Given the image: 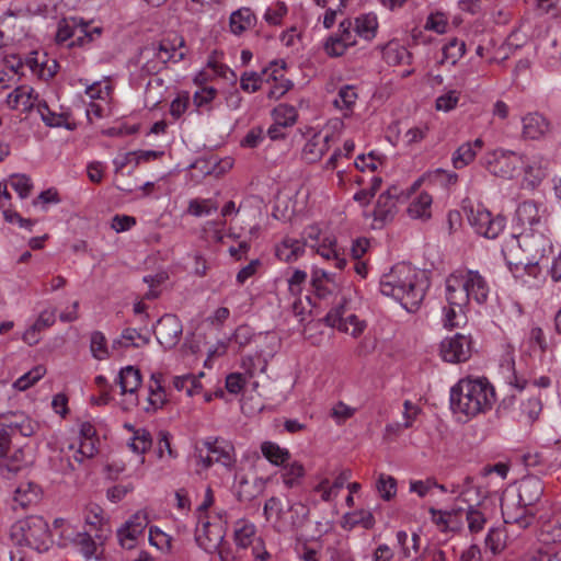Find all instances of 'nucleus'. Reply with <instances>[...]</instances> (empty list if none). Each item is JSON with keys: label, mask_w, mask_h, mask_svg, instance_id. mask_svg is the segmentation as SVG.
Returning a JSON list of instances; mask_svg holds the SVG:
<instances>
[{"label": "nucleus", "mask_w": 561, "mask_h": 561, "mask_svg": "<svg viewBox=\"0 0 561 561\" xmlns=\"http://www.w3.org/2000/svg\"><path fill=\"white\" fill-rule=\"evenodd\" d=\"M397 542L401 547V553L404 558H411L414 554L419 553L420 549V536L417 534H412L411 537L404 530H400L397 533Z\"/></svg>", "instance_id": "obj_39"}, {"label": "nucleus", "mask_w": 561, "mask_h": 561, "mask_svg": "<svg viewBox=\"0 0 561 561\" xmlns=\"http://www.w3.org/2000/svg\"><path fill=\"white\" fill-rule=\"evenodd\" d=\"M272 66L275 67L272 72L275 84L270 89L267 96L277 100L291 89L293 83L288 79H284L283 75L278 76V72L285 69V61H280V64L274 61Z\"/></svg>", "instance_id": "obj_34"}, {"label": "nucleus", "mask_w": 561, "mask_h": 561, "mask_svg": "<svg viewBox=\"0 0 561 561\" xmlns=\"http://www.w3.org/2000/svg\"><path fill=\"white\" fill-rule=\"evenodd\" d=\"M472 345L470 336L457 333L440 343V355L445 362L462 363L470 358Z\"/></svg>", "instance_id": "obj_11"}, {"label": "nucleus", "mask_w": 561, "mask_h": 561, "mask_svg": "<svg viewBox=\"0 0 561 561\" xmlns=\"http://www.w3.org/2000/svg\"><path fill=\"white\" fill-rule=\"evenodd\" d=\"M273 119L283 127L293 126L297 121V111L288 104H279L273 110Z\"/></svg>", "instance_id": "obj_44"}, {"label": "nucleus", "mask_w": 561, "mask_h": 561, "mask_svg": "<svg viewBox=\"0 0 561 561\" xmlns=\"http://www.w3.org/2000/svg\"><path fill=\"white\" fill-rule=\"evenodd\" d=\"M458 101H459L458 92L448 91L447 93H445L436 99L435 106H436L437 111L449 112L456 107Z\"/></svg>", "instance_id": "obj_63"}, {"label": "nucleus", "mask_w": 561, "mask_h": 561, "mask_svg": "<svg viewBox=\"0 0 561 561\" xmlns=\"http://www.w3.org/2000/svg\"><path fill=\"white\" fill-rule=\"evenodd\" d=\"M149 337L141 335L136 329L127 328L122 332L121 340L117 343L124 347H142L149 343Z\"/></svg>", "instance_id": "obj_48"}, {"label": "nucleus", "mask_w": 561, "mask_h": 561, "mask_svg": "<svg viewBox=\"0 0 561 561\" xmlns=\"http://www.w3.org/2000/svg\"><path fill=\"white\" fill-rule=\"evenodd\" d=\"M36 111L41 115L43 122L50 127H58L62 123V117L55 112L50 111L45 102H38Z\"/></svg>", "instance_id": "obj_59"}, {"label": "nucleus", "mask_w": 561, "mask_h": 561, "mask_svg": "<svg viewBox=\"0 0 561 561\" xmlns=\"http://www.w3.org/2000/svg\"><path fill=\"white\" fill-rule=\"evenodd\" d=\"M466 44L463 41H459L458 38H451L444 47H443V60L449 61L451 65H455L465 54Z\"/></svg>", "instance_id": "obj_46"}, {"label": "nucleus", "mask_w": 561, "mask_h": 561, "mask_svg": "<svg viewBox=\"0 0 561 561\" xmlns=\"http://www.w3.org/2000/svg\"><path fill=\"white\" fill-rule=\"evenodd\" d=\"M183 332L181 320L175 314L162 316L156 325L154 334L159 344L164 350H171L178 345Z\"/></svg>", "instance_id": "obj_12"}, {"label": "nucleus", "mask_w": 561, "mask_h": 561, "mask_svg": "<svg viewBox=\"0 0 561 561\" xmlns=\"http://www.w3.org/2000/svg\"><path fill=\"white\" fill-rule=\"evenodd\" d=\"M10 185L22 199L28 197L33 188L32 180L26 174H12Z\"/></svg>", "instance_id": "obj_51"}, {"label": "nucleus", "mask_w": 561, "mask_h": 561, "mask_svg": "<svg viewBox=\"0 0 561 561\" xmlns=\"http://www.w3.org/2000/svg\"><path fill=\"white\" fill-rule=\"evenodd\" d=\"M483 147L481 138H477L474 141H468L462 144L453 153L451 163L455 169H462L469 165L477 157L479 150Z\"/></svg>", "instance_id": "obj_25"}, {"label": "nucleus", "mask_w": 561, "mask_h": 561, "mask_svg": "<svg viewBox=\"0 0 561 561\" xmlns=\"http://www.w3.org/2000/svg\"><path fill=\"white\" fill-rule=\"evenodd\" d=\"M151 445L152 437L150 432L146 428H138L135 431V435H133V438L128 444L130 449L138 455L145 454L150 449Z\"/></svg>", "instance_id": "obj_45"}, {"label": "nucleus", "mask_w": 561, "mask_h": 561, "mask_svg": "<svg viewBox=\"0 0 561 561\" xmlns=\"http://www.w3.org/2000/svg\"><path fill=\"white\" fill-rule=\"evenodd\" d=\"M305 476V468L298 461L285 466L282 473V479L287 488H294L300 484L301 479Z\"/></svg>", "instance_id": "obj_43"}, {"label": "nucleus", "mask_w": 561, "mask_h": 561, "mask_svg": "<svg viewBox=\"0 0 561 561\" xmlns=\"http://www.w3.org/2000/svg\"><path fill=\"white\" fill-rule=\"evenodd\" d=\"M149 542L161 551H168L171 548V537L158 527H150Z\"/></svg>", "instance_id": "obj_58"}, {"label": "nucleus", "mask_w": 561, "mask_h": 561, "mask_svg": "<svg viewBox=\"0 0 561 561\" xmlns=\"http://www.w3.org/2000/svg\"><path fill=\"white\" fill-rule=\"evenodd\" d=\"M304 249L305 243L297 239L287 238L277 245L276 255L282 261L290 262L297 260L304 253Z\"/></svg>", "instance_id": "obj_33"}, {"label": "nucleus", "mask_w": 561, "mask_h": 561, "mask_svg": "<svg viewBox=\"0 0 561 561\" xmlns=\"http://www.w3.org/2000/svg\"><path fill=\"white\" fill-rule=\"evenodd\" d=\"M482 499L481 491L479 488L472 485V478L466 477L463 481V488L459 492L458 500L468 505L467 508H474L480 505Z\"/></svg>", "instance_id": "obj_38"}, {"label": "nucleus", "mask_w": 561, "mask_h": 561, "mask_svg": "<svg viewBox=\"0 0 561 561\" xmlns=\"http://www.w3.org/2000/svg\"><path fill=\"white\" fill-rule=\"evenodd\" d=\"M484 167L495 176L512 179L523 163V156L514 151L496 149L485 154Z\"/></svg>", "instance_id": "obj_7"}, {"label": "nucleus", "mask_w": 561, "mask_h": 561, "mask_svg": "<svg viewBox=\"0 0 561 561\" xmlns=\"http://www.w3.org/2000/svg\"><path fill=\"white\" fill-rule=\"evenodd\" d=\"M226 514L209 516L201 515L195 529L197 545L207 553H215L226 537L227 519Z\"/></svg>", "instance_id": "obj_4"}, {"label": "nucleus", "mask_w": 561, "mask_h": 561, "mask_svg": "<svg viewBox=\"0 0 561 561\" xmlns=\"http://www.w3.org/2000/svg\"><path fill=\"white\" fill-rule=\"evenodd\" d=\"M325 322L329 327L336 328L354 337L362 334L366 327L364 321L358 320L354 313L348 312L346 298H342V301L328 312Z\"/></svg>", "instance_id": "obj_8"}, {"label": "nucleus", "mask_w": 561, "mask_h": 561, "mask_svg": "<svg viewBox=\"0 0 561 561\" xmlns=\"http://www.w3.org/2000/svg\"><path fill=\"white\" fill-rule=\"evenodd\" d=\"M82 28H80V20L77 18L62 19L59 21L56 32V42L58 44H64L69 39H72L68 43L69 47L73 46H82Z\"/></svg>", "instance_id": "obj_21"}, {"label": "nucleus", "mask_w": 561, "mask_h": 561, "mask_svg": "<svg viewBox=\"0 0 561 561\" xmlns=\"http://www.w3.org/2000/svg\"><path fill=\"white\" fill-rule=\"evenodd\" d=\"M466 319L463 307L457 308L456 306H450L444 308V325L446 328H455L460 325V323Z\"/></svg>", "instance_id": "obj_55"}, {"label": "nucleus", "mask_w": 561, "mask_h": 561, "mask_svg": "<svg viewBox=\"0 0 561 561\" xmlns=\"http://www.w3.org/2000/svg\"><path fill=\"white\" fill-rule=\"evenodd\" d=\"M386 58L388 62L393 64H410L411 54L409 50L401 46H389L386 50Z\"/></svg>", "instance_id": "obj_62"}, {"label": "nucleus", "mask_w": 561, "mask_h": 561, "mask_svg": "<svg viewBox=\"0 0 561 561\" xmlns=\"http://www.w3.org/2000/svg\"><path fill=\"white\" fill-rule=\"evenodd\" d=\"M357 92L355 87L353 85H343L337 93L336 99L334 100L335 107L345 111L346 113H351L353 107L357 101Z\"/></svg>", "instance_id": "obj_40"}, {"label": "nucleus", "mask_w": 561, "mask_h": 561, "mask_svg": "<svg viewBox=\"0 0 561 561\" xmlns=\"http://www.w3.org/2000/svg\"><path fill=\"white\" fill-rule=\"evenodd\" d=\"M468 221L474 231L486 239H495L505 229L506 219L502 215H492L482 205L465 208Z\"/></svg>", "instance_id": "obj_6"}, {"label": "nucleus", "mask_w": 561, "mask_h": 561, "mask_svg": "<svg viewBox=\"0 0 561 561\" xmlns=\"http://www.w3.org/2000/svg\"><path fill=\"white\" fill-rule=\"evenodd\" d=\"M196 457L205 469L214 463H220L227 469H232L236 465V454L233 445L222 438H207L195 446Z\"/></svg>", "instance_id": "obj_5"}, {"label": "nucleus", "mask_w": 561, "mask_h": 561, "mask_svg": "<svg viewBox=\"0 0 561 561\" xmlns=\"http://www.w3.org/2000/svg\"><path fill=\"white\" fill-rule=\"evenodd\" d=\"M148 516L138 511L117 530V539L122 548L130 550L137 546L138 538L142 536L148 525Z\"/></svg>", "instance_id": "obj_13"}, {"label": "nucleus", "mask_w": 561, "mask_h": 561, "mask_svg": "<svg viewBox=\"0 0 561 561\" xmlns=\"http://www.w3.org/2000/svg\"><path fill=\"white\" fill-rule=\"evenodd\" d=\"M330 136L314 135L302 148V159L309 163L319 161L329 149Z\"/></svg>", "instance_id": "obj_27"}, {"label": "nucleus", "mask_w": 561, "mask_h": 561, "mask_svg": "<svg viewBox=\"0 0 561 561\" xmlns=\"http://www.w3.org/2000/svg\"><path fill=\"white\" fill-rule=\"evenodd\" d=\"M523 136L539 139L550 129V123L539 113H529L523 117Z\"/></svg>", "instance_id": "obj_24"}, {"label": "nucleus", "mask_w": 561, "mask_h": 561, "mask_svg": "<svg viewBox=\"0 0 561 561\" xmlns=\"http://www.w3.org/2000/svg\"><path fill=\"white\" fill-rule=\"evenodd\" d=\"M37 103V95L34 94L33 88L28 85H20L7 96L8 106L12 110H21L22 112L33 110Z\"/></svg>", "instance_id": "obj_23"}, {"label": "nucleus", "mask_w": 561, "mask_h": 561, "mask_svg": "<svg viewBox=\"0 0 561 561\" xmlns=\"http://www.w3.org/2000/svg\"><path fill=\"white\" fill-rule=\"evenodd\" d=\"M311 247L316 249L317 253L323 259L333 260L336 268L343 270L346 265V260L343 257L334 238L325 237L321 243Z\"/></svg>", "instance_id": "obj_29"}, {"label": "nucleus", "mask_w": 561, "mask_h": 561, "mask_svg": "<svg viewBox=\"0 0 561 561\" xmlns=\"http://www.w3.org/2000/svg\"><path fill=\"white\" fill-rule=\"evenodd\" d=\"M404 197L403 192L396 185L389 187L378 196L373 211L376 227L381 228L391 221L397 214V203Z\"/></svg>", "instance_id": "obj_10"}, {"label": "nucleus", "mask_w": 561, "mask_h": 561, "mask_svg": "<svg viewBox=\"0 0 561 561\" xmlns=\"http://www.w3.org/2000/svg\"><path fill=\"white\" fill-rule=\"evenodd\" d=\"M84 520L88 525L92 527L96 528L98 526H100L103 520L102 507L95 503L88 504L84 510Z\"/></svg>", "instance_id": "obj_61"}, {"label": "nucleus", "mask_w": 561, "mask_h": 561, "mask_svg": "<svg viewBox=\"0 0 561 561\" xmlns=\"http://www.w3.org/2000/svg\"><path fill=\"white\" fill-rule=\"evenodd\" d=\"M184 47L185 41L183 37L165 38L160 42L154 55L163 65L168 61L179 62L185 57Z\"/></svg>", "instance_id": "obj_22"}, {"label": "nucleus", "mask_w": 561, "mask_h": 561, "mask_svg": "<svg viewBox=\"0 0 561 561\" xmlns=\"http://www.w3.org/2000/svg\"><path fill=\"white\" fill-rule=\"evenodd\" d=\"M501 510L504 523L511 527L517 526L520 529L527 528L533 520L534 514L527 507L510 503L506 499L501 500Z\"/></svg>", "instance_id": "obj_18"}, {"label": "nucleus", "mask_w": 561, "mask_h": 561, "mask_svg": "<svg viewBox=\"0 0 561 561\" xmlns=\"http://www.w3.org/2000/svg\"><path fill=\"white\" fill-rule=\"evenodd\" d=\"M218 209V205L213 199H192L188 204V213L193 216H207Z\"/></svg>", "instance_id": "obj_50"}, {"label": "nucleus", "mask_w": 561, "mask_h": 561, "mask_svg": "<svg viewBox=\"0 0 561 561\" xmlns=\"http://www.w3.org/2000/svg\"><path fill=\"white\" fill-rule=\"evenodd\" d=\"M347 47H350V45L342 42V39L340 37H336L335 35L330 36L324 44V49L327 54L332 57L342 56Z\"/></svg>", "instance_id": "obj_64"}, {"label": "nucleus", "mask_w": 561, "mask_h": 561, "mask_svg": "<svg viewBox=\"0 0 561 561\" xmlns=\"http://www.w3.org/2000/svg\"><path fill=\"white\" fill-rule=\"evenodd\" d=\"M446 299L448 305L457 308H465L470 302L460 271H456L447 277Z\"/></svg>", "instance_id": "obj_20"}, {"label": "nucleus", "mask_w": 561, "mask_h": 561, "mask_svg": "<svg viewBox=\"0 0 561 561\" xmlns=\"http://www.w3.org/2000/svg\"><path fill=\"white\" fill-rule=\"evenodd\" d=\"M25 66L39 79L49 80L58 71L59 65L56 59L50 58L46 53L32 51L25 58Z\"/></svg>", "instance_id": "obj_17"}, {"label": "nucleus", "mask_w": 561, "mask_h": 561, "mask_svg": "<svg viewBox=\"0 0 561 561\" xmlns=\"http://www.w3.org/2000/svg\"><path fill=\"white\" fill-rule=\"evenodd\" d=\"M549 160L540 153L523 156L524 182L531 190L536 188L547 176Z\"/></svg>", "instance_id": "obj_14"}, {"label": "nucleus", "mask_w": 561, "mask_h": 561, "mask_svg": "<svg viewBox=\"0 0 561 561\" xmlns=\"http://www.w3.org/2000/svg\"><path fill=\"white\" fill-rule=\"evenodd\" d=\"M28 460L26 459L25 451L22 447H19L11 456L9 453L7 457H2L1 472L2 474L16 473L22 468L27 466Z\"/></svg>", "instance_id": "obj_36"}, {"label": "nucleus", "mask_w": 561, "mask_h": 561, "mask_svg": "<svg viewBox=\"0 0 561 561\" xmlns=\"http://www.w3.org/2000/svg\"><path fill=\"white\" fill-rule=\"evenodd\" d=\"M90 348L93 357L96 359L102 360L108 357L106 339L100 331H95L91 334Z\"/></svg>", "instance_id": "obj_53"}, {"label": "nucleus", "mask_w": 561, "mask_h": 561, "mask_svg": "<svg viewBox=\"0 0 561 561\" xmlns=\"http://www.w3.org/2000/svg\"><path fill=\"white\" fill-rule=\"evenodd\" d=\"M141 374L140 370L134 366L123 367L115 380L121 388V394H134L141 386Z\"/></svg>", "instance_id": "obj_26"}, {"label": "nucleus", "mask_w": 561, "mask_h": 561, "mask_svg": "<svg viewBox=\"0 0 561 561\" xmlns=\"http://www.w3.org/2000/svg\"><path fill=\"white\" fill-rule=\"evenodd\" d=\"M11 540L20 547H30L38 552L49 549L51 534L47 522L36 515L16 520L10 530Z\"/></svg>", "instance_id": "obj_3"}, {"label": "nucleus", "mask_w": 561, "mask_h": 561, "mask_svg": "<svg viewBox=\"0 0 561 561\" xmlns=\"http://www.w3.org/2000/svg\"><path fill=\"white\" fill-rule=\"evenodd\" d=\"M506 528H491L485 538V546L493 554L501 553L507 545Z\"/></svg>", "instance_id": "obj_37"}, {"label": "nucleus", "mask_w": 561, "mask_h": 561, "mask_svg": "<svg viewBox=\"0 0 561 561\" xmlns=\"http://www.w3.org/2000/svg\"><path fill=\"white\" fill-rule=\"evenodd\" d=\"M45 373L46 369L43 366H36L32 370L18 378L13 383V388L19 391H24L37 382L45 375Z\"/></svg>", "instance_id": "obj_47"}, {"label": "nucleus", "mask_w": 561, "mask_h": 561, "mask_svg": "<svg viewBox=\"0 0 561 561\" xmlns=\"http://www.w3.org/2000/svg\"><path fill=\"white\" fill-rule=\"evenodd\" d=\"M256 22V16L250 8H240L230 14L229 27L234 35H241Z\"/></svg>", "instance_id": "obj_28"}, {"label": "nucleus", "mask_w": 561, "mask_h": 561, "mask_svg": "<svg viewBox=\"0 0 561 561\" xmlns=\"http://www.w3.org/2000/svg\"><path fill=\"white\" fill-rule=\"evenodd\" d=\"M288 9L284 2H276L273 7H270L265 14L264 20L270 25H280L283 18L287 14Z\"/></svg>", "instance_id": "obj_57"}, {"label": "nucleus", "mask_w": 561, "mask_h": 561, "mask_svg": "<svg viewBox=\"0 0 561 561\" xmlns=\"http://www.w3.org/2000/svg\"><path fill=\"white\" fill-rule=\"evenodd\" d=\"M495 391L486 378H463L450 389V408L455 413L473 417L492 409Z\"/></svg>", "instance_id": "obj_2"}, {"label": "nucleus", "mask_w": 561, "mask_h": 561, "mask_svg": "<svg viewBox=\"0 0 561 561\" xmlns=\"http://www.w3.org/2000/svg\"><path fill=\"white\" fill-rule=\"evenodd\" d=\"M354 32L357 36L371 41L376 36L378 21L373 13H366L357 16L353 22Z\"/></svg>", "instance_id": "obj_32"}, {"label": "nucleus", "mask_w": 561, "mask_h": 561, "mask_svg": "<svg viewBox=\"0 0 561 561\" xmlns=\"http://www.w3.org/2000/svg\"><path fill=\"white\" fill-rule=\"evenodd\" d=\"M73 546L77 547L87 559L92 558L96 552V543L88 533L77 535Z\"/></svg>", "instance_id": "obj_54"}, {"label": "nucleus", "mask_w": 561, "mask_h": 561, "mask_svg": "<svg viewBox=\"0 0 561 561\" xmlns=\"http://www.w3.org/2000/svg\"><path fill=\"white\" fill-rule=\"evenodd\" d=\"M61 454L65 455L66 462L64 463V460L61 459L60 466L56 467V469L61 473H68L76 470L73 461L81 465L84 459L92 458L96 454V447L89 440H81L78 448H75L71 444L68 446L67 450L62 449Z\"/></svg>", "instance_id": "obj_16"}, {"label": "nucleus", "mask_w": 561, "mask_h": 561, "mask_svg": "<svg viewBox=\"0 0 561 561\" xmlns=\"http://www.w3.org/2000/svg\"><path fill=\"white\" fill-rule=\"evenodd\" d=\"M256 529L255 526L247 520H238L234 525L233 540L236 546L240 549H245L253 545L257 538H255Z\"/></svg>", "instance_id": "obj_31"}, {"label": "nucleus", "mask_w": 561, "mask_h": 561, "mask_svg": "<svg viewBox=\"0 0 561 561\" xmlns=\"http://www.w3.org/2000/svg\"><path fill=\"white\" fill-rule=\"evenodd\" d=\"M465 514L471 534H478L484 528L486 517L480 508H465Z\"/></svg>", "instance_id": "obj_49"}, {"label": "nucleus", "mask_w": 561, "mask_h": 561, "mask_svg": "<svg viewBox=\"0 0 561 561\" xmlns=\"http://www.w3.org/2000/svg\"><path fill=\"white\" fill-rule=\"evenodd\" d=\"M347 518L352 526L359 525L365 529H370L375 525V518L373 513L365 510L347 514Z\"/></svg>", "instance_id": "obj_56"}, {"label": "nucleus", "mask_w": 561, "mask_h": 561, "mask_svg": "<svg viewBox=\"0 0 561 561\" xmlns=\"http://www.w3.org/2000/svg\"><path fill=\"white\" fill-rule=\"evenodd\" d=\"M382 295L392 297L409 312L416 311L430 287L425 273L407 263H398L379 282Z\"/></svg>", "instance_id": "obj_1"}, {"label": "nucleus", "mask_w": 561, "mask_h": 561, "mask_svg": "<svg viewBox=\"0 0 561 561\" xmlns=\"http://www.w3.org/2000/svg\"><path fill=\"white\" fill-rule=\"evenodd\" d=\"M377 490L385 501H390L397 493L396 479L381 473L377 481Z\"/></svg>", "instance_id": "obj_52"}, {"label": "nucleus", "mask_w": 561, "mask_h": 561, "mask_svg": "<svg viewBox=\"0 0 561 561\" xmlns=\"http://www.w3.org/2000/svg\"><path fill=\"white\" fill-rule=\"evenodd\" d=\"M432 196L422 192L411 201L407 209L408 215L412 219L427 220L432 217Z\"/></svg>", "instance_id": "obj_30"}, {"label": "nucleus", "mask_w": 561, "mask_h": 561, "mask_svg": "<svg viewBox=\"0 0 561 561\" xmlns=\"http://www.w3.org/2000/svg\"><path fill=\"white\" fill-rule=\"evenodd\" d=\"M336 37H340L342 42L346 43L350 46L356 44V34L354 32L353 22L350 19H344L339 24Z\"/></svg>", "instance_id": "obj_60"}, {"label": "nucleus", "mask_w": 561, "mask_h": 561, "mask_svg": "<svg viewBox=\"0 0 561 561\" xmlns=\"http://www.w3.org/2000/svg\"><path fill=\"white\" fill-rule=\"evenodd\" d=\"M515 216L520 226L538 230L547 225L550 213L545 203L527 199L517 206Z\"/></svg>", "instance_id": "obj_9"}, {"label": "nucleus", "mask_w": 561, "mask_h": 561, "mask_svg": "<svg viewBox=\"0 0 561 561\" xmlns=\"http://www.w3.org/2000/svg\"><path fill=\"white\" fill-rule=\"evenodd\" d=\"M460 272L463 277L469 300L474 301L477 305H484L491 291L485 277L478 271L465 270Z\"/></svg>", "instance_id": "obj_15"}, {"label": "nucleus", "mask_w": 561, "mask_h": 561, "mask_svg": "<svg viewBox=\"0 0 561 561\" xmlns=\"http://www.w3.org/2000/svg\"><path fill=\"white\" fill-rule=\"evenodd\" d=\"M38 500V488L32 483L20 485L14 493V502L26 508Z\"/></svg>", "instance_id": "obj_41"}, {"label": "nucleus", "mask_w": 561, "mask_h": 561, "mask_svg": "<svg viewBox=\"0 0 561 561\" xmlns=\"http://www.w3.org/2000/svg\"><path fill=\"white\" fill-rule=\"evenodd\" d=\"M543 494V483L535 476L524 477L518 484V504L529 507L535 505Z\"/></svg>", "instance_id": "obj_19"}, {"label": "nucleus", "mask_w": 561, "mask_h": 561, "mask_svg": "<svg viewBox=\"0 0 561 561\" xmlns=\"http://www.w3.org/2000/svg\"><path fill=\"white\" fill-rule=\"evenodd\" d=\"M262 481L254 479L252 483L247 478H241L238 484L237 495L239 501L249 502L262 491Z\"/></svg>", "instance_id": "obj_42"}, {"label": "nucleus", "mask_w": 561, "mask_h": 561, "mask_svg": "<svg viewBox=\"0 0 561 561\" xmlns=\"http://www.w3.org/2000/svg\"><path fill=\"white\" fill-rule=\"evenodd\" d=\"M261 451L275 466H284L290 459V453L273 442H264L261 445Z\"/></svg>", "instance_id": "obj_35"}]
</instances>
